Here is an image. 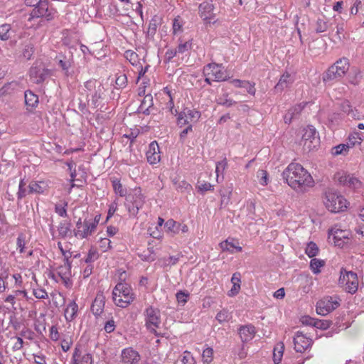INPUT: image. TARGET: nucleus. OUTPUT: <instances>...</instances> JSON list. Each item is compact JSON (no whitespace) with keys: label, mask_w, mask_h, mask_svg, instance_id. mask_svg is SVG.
<instances>
[{"label":"nucleus","mask_w":364,"mask_h":364,"mask_svg":"<svg viewBox=\"0 0 364 364\" xmlns=\"http://www.w3.org/2000/svg\"><path fill=\"white\" fill-rule=\"evenodd\" d=\"M282 176L285 182L298 192H306L314 186V181L311 174L297 163L289 164Z\"/></svg>","instance_id":"1"},{"label":"nucleus","mask_w":364,"mask_h":364,"mask_svg":"<svg viewBox=\"0 0 364 364\" xmlns=\"http://www.w3.org/2000/svg\"><path fill=\"white\" fill-rule=\"evenodd\" d=\"M112 299L117 306L126 308L134 300L135 296L127 284L118 283L113 289Z\"/></svg>","instance_id":"2"},{"label":"nucleus","mask_w":364,"mask_h":364,"mask_svg":"<svg viewBox=\"0 0 364 364\" xmlns=\"http://www.w3.org/2000/svg\"><path fill=\"white\" fill-rule=\"evenodd\" d=\"M348 69V59L346 58H340L323 73V81L329 82L338 80L344 76Z\"/></svg>","instance_id":"3"},{"label":"nucleus","mask_w":364,"mask_h":364,"mask_svg":"<svg viewBox=\"0 0 364 364\" xmlns=\"http://www.w3.org/2000/svg\"><path fill=\"white\" fill-rule=\"evenodd\" d=\"M324 203L326 208L331 213H338L347 208L346 200L343 196L332 189L326 192Z\"/></svg>","instance_id":"4"},{"label":"nucleus","mask_w":364,"mask_h":364,"mask_svg":"<svg viewBox=\"0 0 364 364\" xmlns=\"http://www.w3.org/2000/svg\"><path fill=\"white\" fill-rule=\"evenodd\" d=\"M28 75L33 83L42 85L51 76V70L42 63L36 61L29 69Z\"/></svg>","instance_id":"5"},{"label":"nucleus","mask_w":364,"mask_h":364,"mask_svg":"<svg viewBox=\"0 0 364 364\" xmlns=\"http://www.w3.org/2000/svg\"><path fill=\"white\" fill-rule=\"evenodd\" d=\"M144 316L146 328L155 336H160L161 333L156 331L161 324L160 311L153 306H149L144 310Z\"/></svg>","instance_id":"6"},{"label":"nucleus","mask_w":364,"mask_h":364,"mask_svg":"<svg viewBox=\"0 0 364 364\" xmlns=\"http://www.w3.org/2000/svg\"><path fill=\"white\" fill-rule=\"evenodd\" d=\"M49 2L48 0H43L41 3L34 7L28 18V21H31L34 18H45L48 21L54 18L55 11L53 9H49Z\"/></svg>","instance_id":"7"},{"label":"nucleus","mask_w":364,"mask_h":364,"mask_svg":"<svg viewBox=\"0 0 364 364\" xmlns=\"http://www.w3.org/2000/svg\"><path fill=\"white\" fill-rule=\"evenodd\" d=\"M203 73L204 75L212 77L215 82L225 81L228 78L223 65L215 63H211L204 66Z\"/></svg>","instance_id":"8"},{"label":"nucleus","mask_w":364,"mask_h":364,"mask_svg":"<svg viewBox=\"0 0 364 364\" xmlns=\"http://www.w3.org/2000/svg\"><path fill=\"white\" fill-rule=\"evenodd\" d=\"M339 284L344 287L346 291L354 294L358 288V278L357 274L353 272H345V274L341 272L339 277Z\"/></svg>","instance_id":"9"},{"label":"nucleus","mask_w":364,"mask_h":364,"mask_svg":"<svg viewBox=\"0 0 364 364\" xmlns=\"http://www.w3.org/2000/svg\"><path fill=\"white\" fill-rule=\"evenodd\" d=\"M334 180L340 185L351 189H359L362 186V182L358 178L344 171L337 172L334 175Z\"/></svg>","instance_id":"10"},{"label":"nucleus","mask_w":364,"mask_h":364,"mask_svg":"<svg viewBox=\"0 0 364 364\" xmlns=\"http://www.w3.org/2000/svg\"><path fill=\"white\" fill-rule=\"evenodd\" d=\"M301 141L304 146L309 151L318 146V134L313 126H308L304 129Z\"/></svg>","instance_id":"11"},{"label":"nucleus","mask_w":364,"mask_h":364,"mask_svg":"<svg viewBox=\"0 0 364 364\" xmlns=\"http://www.w3.org/2000/svg\"><path fill=\"white\" fill-rule=\"evenodd\" d=\"M200 117V112L196 109L185 108L182 112L178 113L177 117V124L179 127L192 124L196 122Z\"/></svg>","instance_id":"12"},{"label":"nucleus","mask_w":364,"mask_h":364,"mask_svg":"<svg viewBox=\"0 0 364 364\" xmlns=\"http://www.w3.org/2000/svg\"><path fill=\"white\" fill-rule=\"evenodd\" d=\"M339 303L331 296H326L319 300L316 304L318 314L325 316L338 307Z\"/></svg>","instance_id":"13"},{"label":"nucleus","mask_w":364,"mask_h":364,"mask_svg":"<svg viewBox=\"0 0 364 364\" xmlns=\"http://www.w3.org/2000/svg\"><path fill=\"white\" fill-rule=\"evenodd\" d=\"M214 5L212 1H205L200 4L198 6V14L203 18L205 23H210L211 20L214 19L215 14H214Z\"/></svg>","instance_id":"14"},{"label":"nucleus","mask_w":364,"mask_h":364,"mask_svg":"<svg viewBox=\"0 0 364 364\" xmlns=\"http://www.w3.org/2000/svg\"><path fill=\"white\" fill-rule=\"evenodd\" d=\"M312 343V339L300 331H297L294 337V349L296 352H304L311 346Z\"/></svg>","instance_id":"15"},{"label":"nucleus","mask_w":364,"mask_h":364,"mask_svg":"<svg viewBox=\"0 0 364 364\" xmlns=\"http://www.w3.org/2000/svg\"><path fill=\"white\" fill-rule=\"evenodd\" d=\"M164 228L167 232H170L173 235L178 234L180 232L186 233L188 231V228L186 224L177 223L173 219H169L164 223Z\"/></svg>","instance_id":"16"},{"label":"nucleus","mask_w":364,"mask_h":364,"mask_svg":"<svg viewBox=\"0 0 364 364\" xmlns=\"http://www.w3.org/2000/svg\"><path fill=\"white\" fill-rule=\"evenodd\" d=\"M140 361V355L132 348H127L122 352V364H139Z\"/></svg>","instance_id":"17"},{"label":"nucleus","mask_w":364,"mask_h":364,"mask_svg":"<svg viewBox=\"0 0 364 364\" xmlns=\"http://www.w3.org/2000/svg\"><path fill=\"white\" fill-rule=\"evenodd\" d=\"M146 155L147 161L150 164H156L160 161L161 155H160L159 146L156 141H152L149 144V149L146 151Z\"/></svg>","instance_id":"18"},{"label":"nucleus","mask_w":364,"mask_h":364,"mask_svg":"<svg viewBox=\"0 0 364 364\" xmlns=\"http://www.w3.org/2000/svg\"><path fill=\"white\" fill-rule=\"evenodd\" d=\"M105 297L102 291H99L91 305V311L96 316H99L104 311Z\"/></svg>","instance_id":"19"},{"label":"nucleus","mask_w":364,"mask_h":364,"mask_svg":"<svg viewBox=\"0 0 364 364\" xmlns=\"http://www.w3.org/2000/svg\"><path fill=\"white\" fill-rule=\"evenodd\" d=\"M17 32L16 24L4 23L0 25V39L6 41L11 39Z\"/></svg>","instance_id":"20"},{"label":"nucleus","mask_w":364,"mask_h":364,"mask_svg":"<svg viewBox=\"0 0 364 364\" xmlns=\"http://www.w3.org/2000/svg\"><path fill=\"white\" fill-rule=\"evenodd\" d=\"M126 200L129 203H134L138 207H142L144 203V197L141 193V189L139 187L133 189L127 197Z\"/></svg>","instance_id":"21"},{"label":"nucleus","mask_w":364,"mask_h":364,"mask_svg":"<svg viewBox=\"0 0 364 364\" xmlns=\"http://www.w3.org/2000/svg\"><path fill=\"white\" fill-rule=\"evenodd\" d=\"M96 229V223H90V221L85 220L83 227L81 230H76L74 232L75 237L80 238H85L90 235Z\"/></svg>","instance_id":"22"},{"label":"nucleus","mask_w":364,"mask_h":364,"mask_svg":"<svg viewBox=\"0 0 364 364\" xmlns=\"http://www.w3.org/2000/svg\"><path fill=\"white\" fill-rule=\"evenodd\" d=\"M240 337L242 342L251 341L255 334V328L252 325L242 326L239 328Z\"/></svg>","instance_id":"23"},{"label":"nucleus","mask_w":364,"mask_h":364,"mask_svg":"<svg viewBox=\"0 0 364 364\" xmlns=\"http://www.w3.org/2000/svg\"><path fill=\"white\" fill-rule=\"evenodd\" d=\"M34 44L31 41L25 42L22 44L19 58L22 60H31L34 54Z\"/></svg>","instance_id":"24"},{"label":"nucleus","mask_w":364,"mask_h":364,"mask_svg":"<svg viewBox=\"0 0 364 364\" xmlns=\"http://www.w3.org/2000/svg\"><path fill=\"white\" fill-rule=\"evenodd\" d=\"M230 82L236 87L245 88L247 90V92L251 95H255L256 89L255 87V82L237 79L232 80Z\"/></svg>","instance_id":"25"},{"label":"nucleus","mask_w":364,"mask_h":364,"mask_svg":"<svg viewBox=\"0 0 364 364\" xmlns=\"http://www.w3.org/2000/svg\"><path fill=\"white\" fill-rule=\"evenodd\" d=\"M293 82L292 76L289 73H285L281 76L278 83L274 87V90L277 92H282L284 89L290 86Z\"/></svg>","instance_id":"26"},{"label":"nucleus","mask_w":364,"mask_h":364,"mask_svg":"<svg viewBox=\"0 0 364 364\" xmlns=\"http://www.w3.org/2000/svg\"><path fill=\"white\" fill-rule=\"evenodd\" d=\"M154 105L153 97L151 95H146L139 107V112H143L146 115L151 114V109Z\"/></svg>","instance_id":"27"},{"label":"nucleus","mask_w":364,"mask_h":364,"mask_svg":"<svg viewBox=\"0 0 364 364\" xmlns=\"http://www.w3.org/2000/svg\"><path fill=\"white\" fill-rule=\"evenodd\" d=\"M47 187L48 186L43 181H32L29 183L28 193L42 194L46 191Z\"/></svg>","instance_id":"28"},{"label":"nucleus","mask_w":364,"mask_h":364,"mask_svg":"<svg viewBox=\"0 0 364 364\" xmlns=\"http://www.w3.org/2000/svg\"><path fill=\"white\" fill-rule=\"evenodd\" d=\"M77 311L78 306L75 303V301H72L71 302H70L65 310V319L68 321H71L72 320H73L77 315Z\"/></svg>","instance_id":"29"},{"label":"nucleus","mask_w":364,"mask_h":364,"mask_svg":"<svg viewBox=\"0 0 364 364\" xmlns=\"http://www.w3.org/2000/svg\"><path fill=\"white\" fill-rule=\"evenodd\" d=\"M58 276L65 282L69 279L71 276V262L70 261L65 262L63 265L58 267Z\"/></svg>","instance_id":"30"},{"label":"nucleus","mask_w":364,"mask_h":364,"mask_svg":"<svg viewBox=\"0 0 364 364\" xmlns=\"http://www.w3.org/2000/svg\"><path fill=\"white\" fill-rule=\"evenodd\" d=\"M25 103L27 107L34 108L38 104V97L30 90H26L24 93Z\"/></svg>","instance_id":"31"},{"label":"nucleus","mask_w":364,"mask_h":364,"mask_svg":"<svg viewBox=\"0 0 364 364\" xmlns=\"http://www.w3.org/2000/svg\"><path fill=\"white\" fill-rule=\"evenodd\" d=\"M59 237L65 238L71 235V224L68 221H62L58 227Z\"/></svg>","instance_id":"32"},{"label":"nucleus","mask_w":364,"mask_h":364,"mask_svg":"<svg viewBox=\"0 0 364 364\" xmlns=\"http://www.w3.org/2000/svg\"><path fill=\"white\" fill-rule=\"evenodd\" d=\"M160 23V18L157 16H154L149 22L147 36L154 37L156 34L158 26Z\"/></svg>","instance_id":"33"},{"label":"nucleus","mask_w":364,"mask_h":364,"mask_svg":"<svg viewBox=\"0 0 364 364\" xmlns=\"http://www.w3.org/2000/svg\"><path fill=\"white\" fill-rule=\"evenodd\" d=\"M364 139V133L363 132H353L348 137V144L350 146H354L356 144H360Z\"/></svg>","instance_id":"34"},{"label":"nucleus","mask_w":364,"mask_h":364,"mask_svg":"<svg viewBox=\"0 0 364 364\" xmlns=\"http://www.w3.org/2000/svg\"><path fill=\"white\" fill-rule=\"evenodd\" d=\"M220 245L223 251H228L230 252L231 253L235 252V250L236 252L242 251L241 247L235 245L232 242H230L228 240H226L225 241L221 242Z\"/></svg>","instance_id":"35"},{"label":"nucleus","mask_w":364,"mask_h":364,"mask_svg":"<svg viewBox=\"0 0 364 364\" xmlns=\"http://www.w3.org/2000/svg\"><path fill=\"white\" fill-rule=\"evenodd\" d=\"M284 346L282 343L278 344L274 348L273 351V360L275 364H279L283 355Z\"/></svg>","instance_id":"36"},{"label":"nucleus","mask_w":364,"mask_h":364,"mask_svg":"<svg viewBox=\"0 0 364 364\" xmlns=\"http://www.w3.org/2000/svg\"><path fill=\"white\" fill-rule=\"evenodd\" d=\"M325 265V261L320 259L314 258L310 262V268L314 274L321 272L320 268Z\"/></svg>","instance_id":"37"},{"label":"nucleus","mask_w":364,"mask_h":364,"mask_svg":"<svg viewBox=\"0 0 364 364\" xmlns=\"http://www.w3.org/2000/svg\"><path fill=\"white\" fill-rule=\"evenodd\" d=\"M103 87L101 85L97 86L95 92L91 95V105L93 108H96L98 106V100L102 97V92Z\"/></svg>","instance_id":"38"},{"label":"nucleus","mask_w":364,"mask_h":364,"mask_svg":"<svg viewBox=\"0 0 364 364\" xmlns=\"http://www.w3.org/2000/svg\"><path fill=\"white\" fill-rule=\"evenodd\" d=\"M336 245L341 246L343 243L342 238H348V234L342 230H336L333 234Z\"/></svg>","instance_id":"39"},{"label":"nucleus","mask_w":364,"mask_h":364,"mask_svg":"<svg viewBox=\"0 0 364 364\" xmlns=\"http://www.w3.org/2000/svg\"><path fill=\"white\" fill-rule=\"evenodd\" d=\"M318 252H319L318 247L317 246V245L315 242H309L307 244L306 247L305 249V252L309 257H314L318 255Z\"/></svg>","instance_id":"40"},{"label":"nucleus","mask_w":364,"mask_h":364,"mask_svg":"<svg viewBox=\"0 0 364 364\" xmlns=\"http://www.w3.org/2000/svg\"><path fill=\"white\" fill-rule=\"evenodd\" d=\"M350 146L349 144H341L338 146H336L332 148L331 154L334 156H338L339 154H346Z\"/></svg>","instance_id":"41"},{"label":"nucleus","mask_w":364,"mask_h":364,"mask_svg":"<svg viewBox=\"0 0 364 364\" xmlns=\"http://www.w3.org/2000/svg\"><path fill=\"white\" fill-rule=\"evenodd\" d=\"M228 94L224 93L223 95V96H220L217 99L218 104L225 106V107H229L236 103L235 101L232 100V99L228 98Z\"/></svg>","instance_id":"42"},{"label":"nucleus","mask_w":364,"mask_h":364,"mask_svg":"<svg viewBox=\"0 0 364 364\" xmlns=\"http://www.w3.org/2000/svg\"><path fill=\"white\" fill-rule=\"evenodd\" d=\"M228 167V161L226 158H224L222 161L216 164L215 172L217 173V181H218L219 176L221 174L223 178V173L225 168Z\"/></svg>","instance_id":"43"},{"label":"nucleus","mask_w":364,"mask_h":364,"mask_svg":"<svg viewBox=\"0 0 364 364\" xmlns=\"http://www.w3.org/2000/svg\"><path fill=\"white\" fill-rule=\"evenodd\" d=\"M232 318L231 314L227 309H223L220 312H218L216 315L215 318L220 323H223L225 321H228Z\"/></svg>","instance_id":"44"},{"label":"nucleus","mask_w":364,"mask_h":364,"mask_svg":"<svg viewBox=\"0 0 364 364\" xmlns=\"http://www.w3.org/2000/svg\"><path fill=\"white\" fill-rule=\"evenodd\" d=\"M213 350L211 348H205L202 353V359L204 364H210L213 360Z\"/></svg>","instance_id":"45"},{"label":"nucleus","mask_w":364,"mask_h":364,"mask_svg":"<svg viewBox=\"0 0 364 364\" xmlns=\"http://www.w3.org/2000/svg\"><path fill=\"white\" fill-rule=\"evenodd\" d=\"M362 77L360 71L358 68H353L350 73V82L353 85L358 84Z\"/></svg>","instance_id":"46"},{"label":"nucleus","mask_w":364,"mask_h":364,"mask_svg":"<svg viewBox=\"0 0 364 364\" xmlns=\"http://www.w3.org/2000/svg\"><path fill=\"white\" fill-rule=\"evenodd\" d=\"M112 186L114 188V192L117 194H119L120 196L123 197L125 196L127 194V190L124 189L119 181H114L112 182Z\"/></svg>","instance_id":"47"},{"label":"nucleus","mask_w":364,"mask_h":364,"mask_svg":"<svg viewBox=\"0 0 364 364\" xmlns=\"http://www.w3.org/2000/svg\"><path fill=\"white\" fill-rule=\"evenodd\" d=\"M16 246L20 253H23L26 249V238L23 234H19L16 239Z\"/></svg>","instance_id":"48"},{"label":"nucleus","mask_w":364,"mask_h":364,"mask_svg":"<svg viewBox=\"0 0 364 364\" xmlns=\"http://www.w3.org/2000/svg\"><path fill=\"white\" fill-rule=\"evenodd\" d=\"M66 165L68 166V170L70 171V181L73 182L75 180L77 176L76 164L73 160H70L66 162Z\"/></svg>","instance_id":"49"},{"label":"nucleus","mask_w":364,"mask_h":364,"mask_svg":"<svg viewBox=\"0 0 364 364\" xmlns=\"http://www.w3.org/2000/svg\"><path fill=\"white\" fill-rule=\"evenodd\" d=\"M328 28V22L324 19L318 18L316 22V33L325 32Z\"/></svg>","instance_id":"50"},{"label":"nucleus","mask_w":364,"mask_h":364,"mask_svg":"<svg viewBox=\"0 0 364 364\" xmlns=\"http://www.w3.org/2000/svg\"><path fill=\"white\" fill-rule=\"evenodd\" d=\"M125 206L127 208V210L129 213L132 216H136L139 209H141L142 207H138V205H136L134 203H129L126 200Z\"/></svg>","instance_id":"51"},{"label":"nucleus","mask_w":364,"mask_h":364,"mask_svg":"<svg viewBox=\"0 0 364 364\" xmlns=\"http://www.w3.org/2000/svg\"><path fill=\"white\" fill-rule=\"evenodd\" d=\"M111 240L107 239V238H101L100 242H99V244H100V247L101 249V250L104 252L108 251L109 250L112 249V245H111Z\"/></svg>","instance_id":"52"},{"label":"nucleus","mask_w":364,"mask_h":364,"mask_svg":"<svg viewBox=\"0 0 364 364\" xmlns=\"http://www.w3.org/2000/svg\"><path fill=\"white\" fill-rule=\"evenodd\" d=\"M58 65L60 66V68L65 72V73L66 75H68V70L72 65V62L70 60L66 59L65 57H64L63 59L59 60Z\"/></svg>","instance_id":"53"},{"label":"nucleus","mask_w":364,"mask_h":364,"mask_svg":"<svg viewBox=\"0 0 364 364\" xmlns=\"http://www.w3.org/2000/svg\"><path fill=\"white\" fill-rule=\"evenodd\" d=\"M191 48V43H190L188 41L183 42L181 40H180V43L178 46H177L176 50L179 53H183L186 51L188 50Z\"/></svg>","instance_id":"54"},{"label":"nucleus","mask_w":364,"mask_h":364,"mask_svg":"<svg viewBox=\"0 0 364 364\" xmlns=\"http://www.w3.org/2000/svg\"><path fill=\"white\" fill-rule=\"evenodd\" d=\"M147 251H148L147 254H146V252H144V254L140 255V257L144 261H148V262L154 261L155 259V255H154V252L153 250V247L148 248Z\"/></svg>","instance_id":"55"},{"label":"nucleus","mask_w":364,"mask_h":364,"mask_svg":"<svg viewBox=\"0 0 364 364\" xmlns=\"http://www.w3.org/2000/svg\"><path fill=\"white\" fill-rule=\"evenodd\" d=\"M305 105H306V103H304V104L299 103V104H297L295 106L292 107L289 110L290 112H292V114L294 115V117H296L301 112V111L304 108Z\"/></svg>","instance_id":"56"},{"label":"nucleus","mask_w":364,"mask_h":364,"mask_svg":"<svg viewBox=\"0 0 364 364\" xmlns=\"http://www.w3.org/2000/svg\"><path fill=\"white\" fill-rule=\"evenodd\" d=\"M331 321L327 320L316 319L314 327L320 329H326L330 326Z\"/></svg>","instance_id":"57"},{"label":"nucleus","mask_w":364,"mask_h":364,"mask_svg":"<svg viewBox=\"0 0 364 364\" xmlns=\"http://www.w3.org/2000/svg\"><path fill=\"white\" fill-rule=\"evenodd\" d=\"M125 57L132 65H134L137 61L138 55L132 50H127L125 52Z\"/></svg>","instance_id":"58"},{"label":"nucleus","mask_w":364,"mask_h":364,"mask_svg":"<svg viewBox=\"0 0 364 364\" xmlns=\"http://www.w3.org/2000/svg\"><path fill=\"white\" fill-rule=\"evenodd\" d=\"M115 83L116 85L119 88L124 87L127 83V78L126 75L122 74L119 75L116 79Z\"/></svg>","instance_id":"59"},{"label":"nucleus","mask_w":364,"mask_h":364,"mask_svg":"<svg viewBox=\"0 0 364 364\" xmlns=\"http://www.w3.org/2000/svg\"><path fill=\"white\" fill-rule=\"evenodd\" d=\"M176 296L178 303L184 304L187 302V299L189 296V294L186 291H180L176 293Z\"/></svg>","instance_id":"60"},{"label":"nucleus","mask_w":364,"mask_h":364,"mask_svg":"<svg viewBox=\"0 0 364 364\" xmlns=\"http://www.w3.org/2000/svg\"><path fill=\"white\" fill-rule=\"evenodd\" d=\"M180 258V255L176 256H170L168 258L164 259L165 265H174L176 264Z\"/></svg>","instance_id":"61"},{"label":"nucleus","mask_w":364,"mask_h":364,"mask_svg":"<svg viewBox=\"0 0 364 364\" xmlns=\"http://www.w3.org/2000/svg\"><path fill=\"white\" fill-rule=\"evenodd\" d=\"M315 321H316V318H311L309 316H302L301 318V322L302 323V324L306 325V326H314Z\"/></svg>","instance_id":"62"},{"label":"nucleus","mask_w":364,"mask_h":364,"mask_svg":"<svg viewBox=\"0 0 364 364\" xmlns=\"http://www.w3.org/2000/svg\"><path fill=\"white\" fill-rule=\"evenodd\" d=\"M104 328L107 333H109L113 332L115 329L114 321L113 319H110V320L107 321L105 323Z\"/></svg>","instance_id":"63"},{"label":"nucleus","mask_w":364,"mask_h":364,"mask_svg":"<svg viewBox=\"0 0 364 364\" xmlns=\"http://www.w3.org/2000/svg\"><path fill=\"white\" fill-rule=\"evenodd\" d=\"M185 355L183 358V363L184 364H195V360L189 352H185Z\"/></svg>","instance_id":"64"}]
</instances>
